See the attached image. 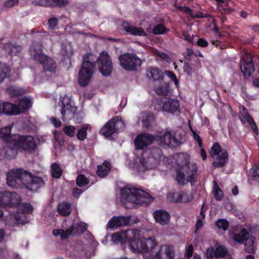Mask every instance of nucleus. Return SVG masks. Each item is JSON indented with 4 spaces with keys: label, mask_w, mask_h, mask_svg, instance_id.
<instances>
[{
    "label": "nucleus",
    "mask_w": 259,
    "mask_h": 259,
    "mask_svg": "<svg viewBox=\"0 0 259 259\" xmlns=\"http://www.w3.org/2000/svg\"><path fill=\"white\" fill-rule=\"evenodd\" d=\"M123 29L128 33L135 36H146L147 33L142 27H137L131 25L128 22L124 21L122 23Z\"/></svg>",
    "instance_id": "nucleus-17"
},
{
    "label": "nucleus",
    "mask_w": 259,
    "mask_h": 259,
    "mask_svg": "<svg viewBox=\"0 0 259 259\" xmlns=\"http://www.w3.org/2000/svg\"><path fill=\"white\" fill-rule=\"evenodd\" d=\"M32 102L28 97H24L19 101V106L20 107V112H25L28 110L31 107Z\"/></svg>",
    "instance_id": "nucleus-32"
},
{
    "label": "nucleus",
    "mask_w": 259,
    "mask_h": 259,
    "mask_svg": "<svg viewBox=\"0 0 259 259\" xmlns=\"http://www.w3.org/2000/svg\"><path fill=\"white\" fill-rule=\"evenodd\" d=\"M192 18H205L210 17L207 13H203L200 11H198L196 13H193Z\"/></svg>",
    "instance_id": "nucleus-58"
},
{
    "label": "nucleus",
    "mask_w": 259,
    "mask_h": 259,
    "mask_svg": "<svg viewBox=\"0 0 259 259\" xmlns=\"http://www.w3.org/2000/svg\"><path fill=\"white\" fill-rule=\"evenodd\" d=\"M194 140L197 142L198 146L200 148H201L203 146V141L202 138L197 133H194L193 135Z\"/></svg>",
    "instance_id": "nucleus-61"
},
{
    "label": "nucleus",
    "mask_w": 259,
    "mask_h": 259,
    "mask_svg": "<svg viewBox=\"0 0 259 259\" xmlns=\"http://www.w3.org/2000/svg\"><path fill=\"white\" fill-rule=\"evenodd\" d=\"M19 3V0H8L4 2V6L7 8H12Z\"/></svg>",
    "instance_id": "nucleus-56"
},
{
    "label": "nucleus",
    "mask_w": 259,
    "mask_h": 259,
    "mask_svg": "<svg viewBox=\"0 0 259 259\" xmlns=\"http://www.w3.org/2000/svg\"><path fill=\"white\" fill-rule=\"evenodd\" d=\"M166 75L169 78H170V79L174 82L176 85L178 84L179 80L174 72L169 70H164L163 72V75Z\"/></svg>",
    "instance_id": "nucleus-53"
},
{
    "label": "nucleus",
    "mask_w": 259,
    "mask_h": 259,
    "mask_svg": "<svg viewBox=\"0 0 259 259\" xmlns=\"http://www.w3.org/2000/svg\"><path fill=\"white\" fill-rule=\"evenodd\" d=\"M211 44L214 45L216 47L219 48L221 50H224L226 48L224 45H221V41L219 40H211Z\"/></svg>",
    "instance_id": "nucleus-64"
},
{
    "label": "nucleus",
    "mask_w": 259,
    "mask_h": 259,
    "mask_svg": "<svg viewBox=\"0 0 259 259\" xmlns=\"http://www.w3.org/2000/svg\"><path fill=\"white\" fill-rule=\"evenodd\" d=\"M193 245L192 244L189 245L186 249L185 256L187 258L191 257L193 255Z\"/></svg>",
    "instance_id": "nucleus-57"
},
{
    "label": "nucleus",
    "mask_w": 259,
    "mask_h": 259,
    "mask_svg": "<svg viewBox=\"0 0 259 259\" xmlns=\"http://www.w3.org/2000/svg\"><path fill=\"white\" fill-rule=\"evenodd\" d=\"M92 57L88 53L83 56L81 67L78 73V82L81 87H86L89 83L96 70V62Z\"/></svg>",
    "instance_id": "nucleus-5"
},
{
    "label": "nucleus",
    "mask_w": 259,
    "mask_h": 259,
    "mask_svg": "<svg viewBox=\"0 0 259 259\" xmlns=\"http://www.w3.org/2000/svg\"><path fill=\"white\" fill-rule=\"evenodd\" d=\"M124 127V123L119 116H115L109 120L100 131V134L109 137Z\"/></svg>",
    "instance_id": "nucleus-9"
},
{
    "label": "nucleus",
    "mask_w": 259,
    "mask_h": 259,
    "mask_svg": "<svg viewBox=\"0 0 259 259\" xmlns=\"http://www.w3.org/2000/svg\"><path fill=\"white\" fill-rule=\"evenodd\" d=\"M75 230L74 225H71L69 228L66 230L62 229L61 238L62 240L66 239L71 235H73V232Z\"/></svg>",
    "instance_id": "nucleus-44"
},
{
    "label": "nucleus",
    "mask_w": 259,
    "mask_h": 259,
    "mask_svg": "<svg viewBox=\"0 0 259 259\" xmlns=\"http://www.w3.org/2000/svg\"><path fill=\"white\" fill-rule=\"evenodd\" d=\"M124 236L122 233H115L111 236L112 241L114 243L122 242L123 241Z\"/></svg>",
    "instance_id": "nucleus-52"
},
{
    "label": "nucleus",
    "mask_w": 259,
    "mask_h": 259,
    "mask_svg": "<svg viewBox=\"0 0 259 259\" xmlns=\"http://www.w3.org/2000/svg\"><path fill=\"white\" fill-rule=\"evenodd\" d=\"M241 70L245 76L248 77L251 76L254 70V64L251 58H248L246 60H244V62L241 66Z\"/></svg>",
    "instance_id": "nucleus-20"
},
{
    "label": "nucleus",
    "mask_w": 259,
    "mask_h": 259,
    "mask_svg": "<svg viewBox=\"0 0 259 259\" xmlns=\"http://www.w3.org/2000/svg\"><path fill=\"white\" fill-rule=\"evenodd\" d=\"M147 76L154 81L163 80V72L157 67H150L147 70Z\"/></svg>",
    "instance_id": "nucleus-24"
},
{
    "label": "nucleus",
    "mask_w": 259,
    "mask_h": 259,
    "mask_svg": "<svg viewBox=\"0 0 259 259\" xmlns=\"http://www.w3.org/2000/svg\"><path fill=\"white\" fill-rule=\"evenodd\" d=\"M89 183V180L84 175L80 174L77 176L76 179V184L78 186L81 187L88 184Z\"/></svg>",
    "instance_id": "nucleus-45"
},
{
    "label": "nucleus",
    "mask_w": 259,
    "mask_h": 259,
    "mask_svg": "<svg viewBox=\"0 0 259 259\" xmlns=\"http://www.w3.org/2000/svg\"><path fill=\"white\" fill-rule=\"evenodd\" d=\"M51 173L52 177L55 179H59L61 177L62 171L58 163L55 162L51 165Z\"/></svg>",
    "instance_id": "nucleus-37"
},
{
    "label": "nucleus",
    "mask_w": 259,
    "mask_h": 259,
    "mask_svg": "<svg viewBox=\"0 0 259 259\" xmlns=\"http://www.w3.org/2000/svg\"><path fill=\"white\" fill-rule=\"evenodd\" d=\"M17 149L9 144V146L0 149V155L8 159H13L17 154Z\"/></svg>",
    "instance_id": "nucleus-21"
},
{
    "label": "nucleus",
    "mask_w": 259,
    "mask_h": 259,
    "mask_svg": "<svg viewBox=\"0 0 259 259\" xmlns=\"http://www.w3.org/2000/svg\"><path fill=\"white\" fill-rule=\"evenodd\" d=\"M228 253L227 248L222 245H220L214 248L213 247H208L206 250L205 255L207 258H224Z\"/></svg>",
    "instance_id": "nucleus-13"
},
{
    "label": "nucleus",
    "mask_w": 259,
    "mask_h": 259,
    "mask_svg": "<svg viewBox=\"0 0 259 259\" xmlns=\"http://www.w3.org/2000/svg\"><path fill=\"white\" fill-rule=\"evenodd\" d=\"M152 157L155 160L160 159L162 155L161 149L158 147L153 148L150 152Z\"/></svg>",
    "instance_id": "nucleus-48"
},
{
    "label": "nucleus",
    "mask_w": 259,
    "mask_h": 259,
    "mask_svg": "<svg viewBox=\"0 0 259 259\" xmlns=\"http://www.w3.org/2000/svg\"><path fill=\"white\" fill-rule=\"evenodd\" d=\"M216 225L219 229H222L224 231H226L229 228V223L227 220L220 219L217 221Z\"/></svg>",
    "instance_id": "nucleus-47"
},
{
    "label": "nucleus",
    "mask_w": 259,
    "mask_h": 259,
    "mask_svg": "<svg viewBox=\"0 0 259 259\" xmlns=\"http://www.w3.org/2000/svg\"><path fill=\"white\" fill-rule=\"evenodd\" d=\"M58 210L59 214L62 216L69 215L72 211L71 204L67 202H63L58 205Z\"/></svg>",
    "instance_id": "nucleus-29"
},
{
    "label": "nucleus",
    "mask_w": 259,
    "mask_h": 259,
    "mask_svg": "<svg viewBox=\"0 0 259 259\" xmlns=\"http://www.w3.org/2000/svg\"><path fill=\"white\" fill-rule=\"evenodd\" d=\"M169 86L168 83H164L159 85L155 89V93L158 95L166 96L168 92Z\"/></svg>",
    "instance_id": "nucleus-35"
},
{
    "label": "nucleus",
    "mask_w": 259,
    "mask_h": 259,
    "mask_svg": "<svg viewBox=\"0 0 259 259\" xmlns=\"http://www.w3.org/2000/svg\"><path fill=\"white\" fill-rule=\"evenodd\" d=\"M111 168L110 162L105 160L102 165L98 166L97 175L100 178H104L109 174Z\"/></svg>",
    "instance_id": "nucleus-26"
},
{
    "label": "nucleus",
    "mask_w": 259,
    "mask_h": 259,
    "mask_svg": "<svg viewBox=\"0 0 259 259\" xmlns=\"http://www.w3.org/2000/svg\"><path fill=\"white\" fill-rule=\"evenodd\" d=\"M50 120H51V123L54 125V126L55 127H57V128L60 127L62 125V123H61V121L59 119H58L55 117H51L50 119Z\"/></svg>",
    "instance_id": "nucleus-63"
},
{
    "label": "nucleus",
    "mask_w": 259,
    "mask_h": 259,
    "mask_svg": "<svg viewBox=\"0 0 259 259\" xmlns=\"http://www.w3.org/2000/svg\"><path fill=\"white\" fill-rule=\"evenodd\" d=\"M19 206V211L23 214L31 213L33 210L32 206L27 203H20Z\"/></svg>",
    "instance_id": "nucleus-39"
},
{
    "label": "nucleus",
    "mask_w": 259,
    "mask_h": 259,
    "mask_svg": "<svg viewBox=\"0 0 259 259\" xmlns=\"http://www.w3.org/2000/svg\"><path fill=\"white\" fill-rule=\"evenodd\" d=\"M153 214L155 222L162 226L168 225L169 222L170 215L165 210H157L154 212Z\"/></svg>",
    "instance_id": "nucleus-16"
},
{
    "label": "nucleus",
    "mask_w": 259,
    "mask_h": 259,
    "mask_svg": "<svg viewBox=\"0 0 259 259\" xmlns=\"http://www.w3.org/2000/svg\"><path fill=\"white\" fill-rule=\"evenodd\" d=\"M196 44L197 46L203 48L207 47L208 46V42L207 41L202 38H199L198 39Z\"/></svg>",
    "instance_id": "nucleus-62"
},
{
    "label": "nucleus",
    "mask_w": 259,
    "mask_h": 259,
    "mask_svg": "<svg viewBox=\"0 0 259 259\" xmlns=\"http://www.w3.org/2000/svg\"><path fill=\"white\" fill-rule=\"evenodd\" d=\"M7 91L12 97L20 96L23 93L22 90L15 87H10L8 88L7 89Z\"/></svg>",
    "instance_id": "nucleus-42"
},
{
    "label": "nucleus",
    "mask_w": 259,
    "mask_h": 259,
    "mask_svg": "<svg viewBox=\"0 0 259 259\" xmlns=\"http://www.w3.org/2000/svg\"><path fill=\"white\" fill-rule=\"evenodd\" d=\"M30 51L34 60L41 64L46 71H56V62L54 59L43 54L42 47L39 43L33 42L30 47Z\"/></svg>",
    "instance_id": "nucleus-4"
},
{
    "label": "nucleus",
    "mask_w": 259,
    "mask_h": 259,
    "mask_svg": "<svg viewBox=\"0 0 259 259\" xmlns=\"http://www.w3.org/2000/svg\"><path fill=\"white\" fill-rule=\"evenodd\" d=\"M51 7H64L69 4L68 0H52Z\"/></svg>",
    "instance_id": "nucleus-50"
},
{
    "label": "nucleus",
    "mask_w": 259,
    "mask_h": 259,
    "mask_svg": "<svg viewBox=\"0 0 259 259\" xmlns=\"http://www.w3.org/2000/svg\"><path fill=\"white\" fill-rule=\"evenodd\" d=\"M3 111L7 115H17L20 113V107L10 102H5L3 104Z\"/></svg>",
    "instance_id": "nucleus-23"
},
{
    "label": "nucleus",
    "mask_w": 259,
    "mask_h": 259,
    "mask_svg": "<svg viewBox=\"0 0 259 259\" xmlns=\"http://www.w3.org/2000/svg\"><path fill=\"white\" fill-rule=\"evenodd\" d=\"M52 0H35L34 4L35 6H40L45 7H51Z\"/></svg>",
    "instance_id": "nucleus-54"
},
{
    "label": "nucleus",
    "mask_w": 259,
    "mask_h": 259,
    "mask_svg": "<svg viewBox=\"0 0 259 259\" xmlns=\"http://www.w3.org/2000/svg\"><path fill=\"white\" fill-rule=\"evenodd\" d=\"M255 246H254V242L252 239H251L248 241V243L245 244L244 249L245 252L250 253L254 254L255 253Z\"/></svg>",
    "instance_id": "nucleus-43"
},
{
    "label": "nucleus",
    "mask_w": 259,
    "mask_h": 259,
    "mask_svg": "<svg viewBox=\"0 0 259 259\" xmlns=\"http://www.w3.org/2000/svg\"><path fill=\"white\" fill-rule=\"evenodd\" d=\"M11 192H0V207H10Z\"/></svg>",
    "instance_id": "nucleus-31"
},
{
    "label": "nucleus",
    "mask_w": 259,
    "mask_h": 259,
    "mask_svg": "<svg viewBox=\"0 0 259 259\" xmlns=\"http://www.w3.org/2000/svg\"><path fill=\"white\" fill-rule=\"evenodd\" d=\"M5 51L11 56H17L22 50L21 45L12 42H8L4 46Z\"/></svg>",
    "instance_id": "nucleus-22"
},
{
    "label": "nucleus",
    "mask_w": 259,
    "mask_h": 259,
    "mask_svg": "<svg viewBox=\"0 0 259 259\" xmlns=\"http://www.w3.org/2000/svg\"><path fill=\"white\" fill-rule=\"evenodd\" d=\"M189 160V155L185 153L179 154L177 160V164L178 166L179 167V168L182 169L188 165H190L191 164H190Z\"/></svg>",
    "instance_id": "nucleus-28"
},
{
    "label": "nucleus",
    "mask_w": 259,
    "mask_h": 259,
    "mask_svg": "<svg viewBox=\"0 0 259 259\" xmlns=\"http://www.w3.org/2000/svg\"><path fill=\"white\" fill-rule=\"evenodd\" d=\"M10 69L5 64L0 65V78L3 80L9 76Z\"/></svg>",
    "instance_id": "nucleus-41"
},
{
    "label": "nucleus",
    "mask_w": 259,
    "mask_h": 259,
    "mask_svg": "<svg viewBox=\"0 0 259 259\" xmlns=\"http://www.w3.org/2000/svg\"><path fill=\"white\" fill-rule=\"evenodd\" d=\"M249 232L245 228L242 229L239 233H236L233 235V240L240 244H244V242L248 239Z\"/></svg>",
    "instance_id": "nucleus-27"
},
{
    "label": "nucleus",
    "mask_w": 259,
    "mask_h": 259,
    "mask_svg": "<svg viewBox=\"0 0 259 259\" xmlns=\"http://www.w3.org/2000/svg\"><path fill=\"white\" fill-rule=\"evenodd\" d=\"M157 140L161 145L167 146L168 147H174L179 145V141L171 131L166 132L162 136H160Z\"/></svg>",
    "instance_id": "nucleus-14"
},
{
    "label": "nucleus",
    "mask_w": 259,
    "mask_h": 259,
    "mask_svg": "<svg viewBox=\"0 0 259 259\" xmlns=\"http://www.w3.org/2000/svg\"><path fill=\"white\" fill-rule=\"evenodd\" d=\"M98 69L103 76H109L113 70V64L111 58L106 51L102 52L97 61Z\"/></svg>",
    "instance_id": "nucleus-10"
},
{
    "label": "nucleus",
    "mask_w": 259,
    "mask_h": 259,
    "mask_svg": "<svg viewBox=\"0 0 259 259\" xmlns=\"http://www.w3.org/2000/svg\"><path fill=\"white\" fill-rule=\"evenodd\" d=\"M48 24L51 28L54 29L58 24V19L56 17H52L49 19Z\"/></svg>",
    "instance_id": "nucleus-60"
},
{
    "label": "nucleus",
    "mask_w": 259,
    "mask_h": 259,
    "mask_svg": "<svg viewBox=\"0 0 259 259\" xmlns=\"http://www.w3.org/2000/svg\"><path fill=\"white\" fill-rule=\"evenodd\" d=\"M122 201H127L143 206L149 205L154 198L148 193L134 187H124L120 190Z\"/></svg>",
    "instance_id": "nucleus-2"
},
{
    "label": "nucleus",
    "mask_w": 259,
    "mask_h": 259,
    "mask_svg": "<svg viewBox=\"0 0 259 259\" xmlns=\"http://www.w3.org/2000/svg\"><path fill=\"white\" fill-rule=\"evenodd\" d=\"M154 137L150 134L143 133L138 135L134 140L136 149L143 150L154 141Z\"/></svg>",
    "instance_id": "nucleus-12"
},
{
    "label": "nucleus",
    "mask_w": 259,
    "mask_h": 259,
    "mask_svg": "<svg viewBox=\"0 0 259 259\" xmlns=\"http://www.w3.org/2000/svg\"><path fill=\"white\" fill-rule=\"evenodd\" d=\"M212 158L214 160L212 165L215 167H224L228 162L229 155L225 149H223L218 142H215L211 147Z\"/></svg>",
    "instance_id": "nucleus-7"
},
{
    "label": "nucleus",
    "mask_w": 259,
    "mask_h": 259,
    "mask_svg": "<svg viewBox=\"0 0 259 259\" xmlns=\"http://www.w3.org/2000/svg\"><path fill=\"white\" fill-rule=\"evenodd\" d=\"M212 192L214 198L215 200L220 201L222 199L224 196L223 191L220 188L218 183L215 181L213 182Z\"/></svg>",
    "instance_id": "nucleus-34"
},
{
    "label": "nucleus",
    "mask_w": 259,
    "mask_h": 259,
    "mask_svg": "<svg viewBox=\"0 0 259 259\" xmlns=\"http://www.w3.org/2000/svg\"><path fill=\"white\" fill-rule=\"evenodd\" d=\"M120 65L127 71L137 70L142 64L141 59L133 53H124L118 57Z\"/></svg>",
    "instance_id": "nucleus-8"
},
{
    "label": "nucleus",
    "mask_w": 259,
    "mask_h": 259,
    "mask_svg": "<svg viewBox=\"0 0 259 259\" xmlns=\"http://www.w3.org/2000/svg\"><path fill=\"white\" fill-rule=\"evenodd\" d=\"M180 102L178 100L169 98L164 101L162 110L170 113H174L179 110Z\"/></svg>",
    "instance_id": "nucleus-18"
},
{
    "label": "nucleus",
    "mask_w": 259,
    "mask_h": 259,
    "mask_svg": "<svg viewBox=\"0 0 259 259\" xmlns=\"http://www.w3.org/2000/svg\"><path fill=\"white\" fill-rule=\"evenodd\" d=\"M9 144L15 147L20 152L32 153L37 147L35 138L31 135H15L10 137Z\"/></svg>",
    "instance_id": "nucleus-3"
},
{
    "label": "nucleus",
    "mask_w": 259,
    "mask_h": 259,
    "mask_svg": "<svg viewBox=\"0 0 259 259\" xmlns=\"http://www.w3.org/2000/svg\"><path fill=\"white\" fill-rule=\"evenodd\" d=\"M243 112L245 115L246 120L249 124L252 131L255 135H257L258 134V127L253 118L249 114L247 110L245 107H243Z\"/></svg>",
    "instance_id": "nucleus-30"
},
{
    "label": "nucleus",
    "mask_w": 259,
    "mask_h": 259,
    "mask_svg": "<svg viewBox=\"0 0 259 259\" xmlns=\"http://www.w3.org/2000/svg\"><path fill=\"white\" fill-rule=\"evenodd\" d=\"M130 220L131 217L122 215L114 216L109 220L107 226L109 228L126 226L130 224Z\"/></svg>",
    "instance_id": "nucleus-15"
},
{
    "label": "nucleus",
    "mask_w": 259,
    "mask_h": 259,
    "mask_svg": "<svg viewBox=\"0 0 259 259\" xmlns=\"http://www.w3.org/2000/svg\"><path fill=\"white\" fill-rule=\"evenodd\" d=\"M10 196V207L11 206H18L21 203V197L15 192H11Z\"/></svg>",
    "instance_id": "nucleus-36"
},
{
    "label": "nucleus",
    "mask_w": 259,
    "mask_h": 259,
    "mask_svg": "<svg viewBox=\"0 0 259 259\" xmlns=\"http://www.w3.org/2000/svg\"><path fill=\"white\" fill-rule=\"evenodd\" d=\"M89 125H82L76 133V137L77 140L83 141L87 137V130L89 128Z\"/></svg>",
    "instance_id": "nucleus-38"
},
{
    "label": "nucleus",
    "mask_w": 259,
    "mask_h": 259,
    "mask_svg": "<svg viewBox=\"0 0 259 259\" xmlns=\"http://www.w3.org/2000/svg\"><path fill=\"white\" fill-rule=\"evenodd\" d=\"M128 246L135 252H144V244L142 239H131L129 242Z\"/></svg>",
    "instance_id": "nucleus-25"
},
{
    "label": "nucleus",
    "mask_w": 259,
    "mask_h": 259,
    "mask_svg": "<svg viewBox=\"0 0 259 259\" xmlns=\"http://www.w3.org/2000/svg\"><path fill=\"white\" fill-rule=\"evenodd\" d=\"M175 252L171 246H167L164 249V253L161 254L159 250L152 259H175Z\"/></svg>",
    "instance_id": "nucleus-19"
},
{
    "label": "nucleus",
    "mask_w": 259,
    "mask_h": 259,
    "mask_svg": "<svg viewBox=\"0 0 259 259\" xmlns=\"http://www.w3.org/2000/svg\"><path fill=\"white\" fill-rule=\"evenodd\" d=\"M75 230L73 232V235L81 234L84 233L88 229V225L84 223H80L76 224Z\"/></svg>",
    "instance_id": "nucleus-40"
},
{
    "label": "nucleus",
    "mask_w": 259,
    "mask_h": 259,
    "mask_svg": "<svg viewBox=\"0 0 259 259\" xmlns=\"http://www.w3.org/2000/svg\"><path fill=\"white\" fill-rule=\"evenodd\" d=\"M7 183L9 186L15 188L22 184L27 189L35 191L45 185V181L40 177L33 176L28 171L19 168L7 174Z\"/></svg>",
    "instance_id": "nucleus-1"
},
{
    "label": "nucleus",
    "mask_w": 259,
    "mask_h": 259,
    "mask_svg": "<svg viewBox=\"0 0 259 259\" xmlns=\"http://www.w3.org/2000/svg\"><path fill=\"white\" fill-rule=\"evenodd\" d=\"M184 72L189 77L192 76V74L193 71V68L191 67L190 65L187 63L185 62L184 63L183 67Z\"/></svg>",
    "instance_id": "nucleus-55"
},
{
    "label": "nucleus",
    "mask_w": 259,
    "mask_h": 259,
    "mask_svg": "<svg viewBox=\"0 0 259 259\" xmlns=\"http://www.w3.org/2000/svg\"><path fill=\"white\" fill-rule=\"evenodd\" d=\"M250 173L252 177L259 178V165L255 166L254 168H251Z\"/></svg>",
    "instance_id": "nucleus-59"
},
{
    "label": "nucleus",
    "mask_w": 259,
    "mask_h": 259,
    "mask_svg": "<svg viewBox=\"0 0 259 259\" xmlns=\"http://www.w3.org/2000/svg\"><path fill=\"white\" fill-rule=\"evenodd\" d=\"M166 28L163 24L155 25L153 29V33L155 34H162L165 33Z\"/></svg>",
    "instance_id": "nucleus-49"
},
{
    "label": "nucleus",
    "mask_w": 259,
    "mask_h": 259,
    "mask_svg": "<svg viewBox=\"0 0 259 259\" xmlns=\"http://www.w3.org/2000/svg\"><path fill=\"white\" fill-rule=\"evenodd\" d=\"M144 252H147L153 249L156 245L155 240L151 238L143 239Z\"/></svg>",
    "instance_id": "nucleus-33"
},
{
    "label": "nucleus",
    "mask_w": 259,
    "mask_h": 259,
    "mask_svg": "<svg viewBox=\"0 0 259 259\" xmlns=\"http://www.w3.org/2000/svg\"><path fill=\"white\" fill-rule=\"evenodd\" d=\"M167 198L172 203H188L191 202L194 199L192 193L181 191L178 192H169L167 194Z\"/></svg>",
    "instance_id": "nucleus-11"
},
{
    "label": "nucleus",
    "mask_w": 259,
    "mask_h": 259,
    "mask_svg": "<svg viewBox=\"0 0 259 259\" xmlns=\"http://www.w3.org/2000/svg\"><path fill=\"white\" fill-rule=\"evenodd\" d=\"M63 132L68 137H73L76 133L75 127L71 125H66L63 128Z\"/></svg>",
    "instance_id": "nucleus-46"
},
{
    "label": "nucleus",
    "mask_w": 259,
    "mask_h": 259,
    "mask_svg": "<svg viewBox=\"0 0 259 259\" xmlns=\"http://www.w3.org/2000/svg\"><path fill=\"white\" fill-rule=\"evenodd\" d=\"M12 127L10 126L3 127L0 129V138H6L9 137Z\"/></svg>",
    "instance_id": "nucleus-51"
},
{
    "label": "nucleus",
    "mask_w": 259,
    "mask_h": 259,
    "mask_svg": "<svg viewBox=\"0 0 259 259\" xmlns=\"http://www.w3.org/2000/svg\"><path fill=\"white\" fill-rule=\"evenodd\" d=\"M176 181L180 186H184L190 183L194 185L198 179V167L195 163L188 165L186 167L181 169H176Z\"/></svg>",
    "instance_id": "nucleus-6"
}]
</instances>
